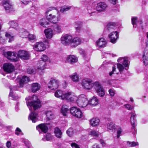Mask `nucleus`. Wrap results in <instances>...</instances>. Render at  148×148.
I'll return each mask as SVG.
<instances>
[{
  "label": "nucleus",
  "mask_w": 148,
  "mask_h": 148,
  "mask_svg": "<svg viewBox=\"0 0 148 148\" xmlns=\"http://www.w3.org/2000/svg\"><path fill=\"white\" fill-rule=\"evenodd\" d=\"M36 129L40 133L43 132L46 133L47 132L48 127L46 124H41L36 126Z\"/></svg>",
  "instance_id": "6ab92c4d"
},
{
  "label": "nucleus",
  "mask_w": 148,
  "mask_h": 148,
  "mask_svg": "<svg viewBox=\"0 0 148 148\" xmlns=\"http://www.w3.org/2000/svg\"><path fill=\"white\" fill-rule=\"evenodd\" d=\"M53 30L55 34H59L62 31V27L60 24L56 23L51 25Z\"/></svg>",
  "instance_id": "4468645a"
},
{
  "label": "nucleus",
  "mask_w": 148,
  "mask_h": 148,
  "mask_svg": "<svg viewBox=\"0 0 148 148\" xmlns=\"http://www.w3.org/2000/svg\"><path fill=\"white\" fill-rule=\"evenodd\" d=\"M82 41V39L80 38L76 37L73 38H72L71 45L73 44V45L72 46L73 47L77 46L81 44Z\"/></svg>",
  "instance_id": "b1692460"
},
{
  "label": "nucleus",
  "mask_w": 148,
  "mask_h": 148,
  "mask_svg": "<svg viewBox=\"0 0 148 148\" xmlns=\"http://www.w3.org/2000/svg\"><path fill=\"white\" fill-rule=\"evenodd\" d=\"M16 134L18 135H23V134L21 130L19 128L17 127L15 131Z\"/></svg>",
  "instance_id": "8fccbe9b"
},
{
  "label": "nucleus",
  "mask_w": 148,
  "mask_h": 148,
  "mask_svg": "<svg viewBox=\"0 0 148 148\" xmlns=\"http://www.w3.org/2000/svg\"><path fill=\"white\" fill-rule=\"evenodd\" d=\"M29 81V79L28 77L25 76H23L20 80L19 82L20 86L18 87V88L19 87H23L24 84L28 82Z\"/></svg>",
  "instance_id": "393cba45"
},
{
  "label": "nucleus",
  "mask_w": 148,
  "mask_h": 148,
  "mask_svg": "<svg viewBox=\"0 0 148 148\" xmlns=\"http://www.w3.org/2000/svg\"><path fill=\"white\" fill-rule=\"evenodd\" d=\"M71 79L73 82H77L79 80V77L77 74L75 73L70 76Z\"/></svg>",
  "instance_id": "f704fd0d"
},
{
  "label": "nucleus",
  "mask_w": 148,
  "mask_h": 148,
  "mask_svg": "<svg viewBox=\"0 0 148 148\" xmlns=\"http://www.w3.org/2000/svg\"><path fill=\"white\" fill-rule=\"evenodd\" d=\"M21 31H23L22 32H20V35L21 37L25 38H27L29 35V33L28 32L23 29L21 30Z\"/></svg>",
  "instance_id": "58836bf2"
},
{
  "label": "nucleus",
  "mask_w": 148,
  "mask_h": 148,
  "mask_svg": "<svg viewBox=\"0 0 148 148\" xmlns=\"http://www.w3.org/2000/svg\"><path fill=\"white\" fill-rule=\"evenodd\" d=\"M18 87L16 86H13L10 87V93L9 95V96L11 97V99L13 100H16L18 99L19 97L16 95L13 94V90H18Z\"/></svg>",
  "instance_id": "aec40b11"
},
{
  "label": "nucleus",
  "mask_w": 148,
  "mask_h": 148,
  "mask_svg": "<svg viewBox=\"0 0 148 148\" xmlns=\"http://www.w3.org/2000/svg\"><path fill=\"white\" fill-rule=\"evenodd\" d=\"M92 148H101L99 145L97 144H95L92 146Z\"/></svg>",
  "instance_id": "774afa93"
},
{
  "label": "nucleus",
  "mask_w": 148,
  "mask_h": 148,
  "mask_svg": "<svg viewBox=\"0 0 148 148\" xmlns=\"http://www.w3.org/2000/svg\"><path fill=\"white\" fill-rule=\"evenodd\" d=\"M130 122L132 126V132L134 134L136 133V127L137 122L135 113H131V117H130Z\"/></svg>",
  "instance_id": "0eeeda50"
},
{
  "label": "nucleus",
  "mask_w": 148,
  "mask_h": 148,
  "mask_svg": "<svg viewBox=\"0 0 148 148\" xmlns=\"http://www.w3.org/2000/svg\"><path fill=\"white\" fill-rule=\"evenodd\" d=\"M72 8L71 6H62L60 10V12H65L69 10Z\"/></svg>",
  "instance_id": "37998d69"
},
{
  "label": "nucleus",
  "mask_w": 148,
  "mask_h": 148,
  "mask_svg": "<svg viewBox=\"0 0 148 148\" xmlns=\"http://www.w3.org/2000/svg\"><path fill=\"white\" fill-rule=\"evenodd\" d=\"M21 141L23 142V143H24L25 144H26V142H27V144H29V142L28 141L24 138H22L21 139Z\"/></svg>",
  "instance_id": "338daca9"
},
{
  "label": "nucleus",
  "mask_w": 148,
  "mask_h": 148,
  "mask_svg": "<svg viewBox=\"0 0 148 148\" xmlns=\"http://www.w3.org/2000/svg\"><path fill=\"white\" fill-rule=\"evenodd\" d=\"M142 58L144 64L145 65H147L148 64V58L147 53H146V54H145V52L144 53Z\"/></svg>",
  "instance_id": "a19ab883"
},
{
  "label": "nucleus",
  "mask_w": 148,
  "mask_h": 148,
  "mask_svg": "<svg viewBox=\"0 0 148 148\" xmlns=\"http://www.w3.org/2000/svg\"><path fill=\"white\" fill-rule=\"evenodd\" d=\"M70 112L72 115L77 118H80L83 116L82 111L79 108L73 107L70 108Z\"/></svg>",
  "instance_id": "6e6552de"
},
{
  "label": "nucleus",
  "mask_w": 148,
  "mask_h": 148,
  "mask_svg": "<svg viewBox=\"0 0 148 148\" xmlns=\"http://www.w3.org/2000/svg\"><path fill=\"white\" fill-rule=\"evenodd\" d=\"M3 69L4 71L10 73L14 70V67L11 64L6 63L4 65Z\"/></svg>",
  "instance_id": "5701e85b"
},
{
  "label": "nucleus",
  "mask_w": 148,
  "mask_h": 148,
  "mask_svg": "<svg viewBox=\"0 0 148 148\" xmlns=\"http://www.w3.org/2000/svg\"><path fill=\"white\" fill-rule=\"evenodd\" d=\"M3 5L7 13L10 12L13 9V6L9 0H3Z\"/></svg>",
  "instance_id": "9b49d317"
},
{
  "label": "nucleus",
  "mask_w": 148,
  "mask_h": 148,
  "mask_svg": "<svg viewBox=\"0 0 148 148\" xmlns=\"http://www.w3.org/2000/svg\"><path fill=\"white\" fill-rule=\"evenodd\" d=\"M29 119H30L32 121V122L35 123L38 120L37 118V114L35 112H33L31 113L29 115Z\"/></svg>",
  "instance_id": "c85d7f7f"
},
{
  "label": "nucleus",
  "mask_w": 148,
  "mask_h": 148,
  "mask_svg": "<svg viewBox=\"0 0 148 148\" xmlns=\"http://www.w3.org/2000/svg\"><path fill=\"white\" fill-rule=\"evenodd\" d=\"M110 41L113 44L115 43L118 38V32L117 31L113 32L110 33L108 36Z\"/></svg>",
  "instance_id": "dca6fc26"
},
{
  "label": "nucleus",
  "mask_w": 148,
  "mask_h": 148,
  "mask_svg": "<svg viewBox=\"0 0 148 148\" xmlns=\"http://www.w3.org/2000/svg\"><path fill=\"white\" fill-rule=\"evenodd\" d=\"M107 7V5L106 3L103 2H100L97 3L96 7V10L93 9L91 12H90V10H88V12L90 14H91V15H93L97 13V11L101 12L104 11Z\"/></svg>",
  "instance_id": "423d86ee"
},
{
  "label": "nucleus",
  "mask_w": 148,
  "mask_h": 148,
  "mask_svg": "<svg viewBox=\"0 0 148 148\" xmlns=\"http://www.w3.org/2000/svg\"><path fill=\"white\" fill-rule=\"evenodd\" d=\"M99 100L96 97H93L90 100L88 101V106L90 105L92 106H95L98 104Z\"/></svg>",
  "instance_id": "cd10ccee"
},
{
  "label": "nucleus",
  "mask_w": 148,
  "mask_h": 148,
  "mask_svg": "<svg viewBox=\"0 0 148 148\" xmlns=\"http://www.w3.org/2000/svg\"><path fill=\"white\" fill-rule=\"evenodd\" d=\"M18 57L25 60H28L29 57V55L27 52L23 50H20L18 52Z\"/></svg>",
  "instance_id": "f3484780"
},
{
  "label": "nucleus",
  "mask_w": 148,
  "mask_h": 148,
  "mask_svg": "<svg viewBox=\"0 0 148 148\" xmlns=\"http://www.w3.org/2000/svg\"><path fill=\"white\" fill-rule=\"evenodd\" d=\"M69 109L68 106L63 105L61 108V112L63 115H66Z\"/></svg>",
  "instance_id": "72a5a7b5"
},
{
  "label": "nucleus",
  "mask_w": 148,
  "mask_h": 148,
  "mask_svg": "<svg viewBox=\"0 0 148 148\" xmlns=\"http://www.w3.org/2000/svg\"><path fill=\"white\" fill-rule=\"evenodd\" d=\"M40 84L37 83H33L32 85L31 88L32 92H34L40 89Z\"/></svg>",
  "instance_id": "7c9ffc66"
},
{
  "label": "nucleus",
  "mask_w": 148,
  "mask_h": 148,
  "mask_svg": "<svg viewBox=\"0 0 148 148\" xmlns=\"http://www.w3.org/2000/svg\"><path fill=\"white\" fill-rule=\"evenodd\" d=\"M33 48L35 50L39 51H43L45 49V45L42 42H36L34 45Z\"/></svg>",
  "instance_id": "2eb2a0df"
},
{
  "label": "nucleus",
  "mask_w": 148,
  "mask_h": 148,
  "mask_svg": "<svg viewBox=\"0 0 148 148\" xmlns=\"http://www.w3.org/2000/svg\"><path fill=\"white\" fill-rule=\"evenodd\" d=\"M54 132L55 136L57 138H62V132L58 128L56 127L55 128Z\"/></svg>",
  "instance_id": "2f4dec72"
},
{
  "label": "nucleus",
  "mask_w": 148,
  "mask_h": 148,
  "mask_svg": "<svg viewBox=\"0 0 148 148\" xmlns=\"http://www.w3.org/2000/svg\"><path fill=\"white\" fill-rule=\"evenodd\" d=\"M128 58L127 57L120 58L118 59L119 63L117 66L120 72H122L124 68L126 70L127 69L126 68L128 66Z\"/></svg>",
  "instance_id": "39448f33"
},
{
  "label": "nucleus",
  "mask_w": 148,
  "mask_h": 148,
  "mask_svg": "<svg viewBox=\"0 0 148 148\" xmlns=\"http://www.w3.org/2000/svg\"><path fill=\"white\" fill-rule=\"evenodd\" d=\"M59 81L57 79H51L48 84V88L51 90L57 88L59 85Z\"/></svg>",
  "instance_id": "9d476101"
},
{
  "label": "nucleus",
  "mask_w": 148,
  "mask_h": 148,
  "mask_svg": "<svg viewBox=\"0 0 148 148\" xmlns=\"http://www.w3.org/2000/svg\"><path fill=\"white\" fill-rule=\"evenodd\" d=\"M55 96L62 99H66L72 101L76 98L75 95L71 92H64L61 90H57L55 93Z\"/></svg>",
  "instance_id": "7ed1b4c3"
},
{
  "label": "nucleus",
  "mask_w": 148,
  "mask_h": 148,
  "mask_svg": "<svg viewBox=\"0 0 148 148\" xmlns=\"http://www.w3.org/2000/svg\"><path fill=\"white\" fill-rule=\"evenodd\" d=\"M116 68L114 66L112 67V71L110 72L109 75L110 76H111L116 71Z\"/></svg>",
  "instance_id": "0e129e2a"
},
{
  "label": "nucleus",
  "mask_w": 148,
  "mask_h": 148,
  "mask_svg": "<svg viewBox=\"0 0 148 148\" xmlns=\"http://www.w3.org/2000/svg\"><path fill=\"white\" fill-rule=\"evenodd\" d=\"M110 95L112 96H113L115 94V92L114 90L112 89H110L108 91Z\"/></svg>",
  "instance_id": "4d7b16f0"
},
{
  "label": "nucleus",
  "mask_w": 148,
  "mask_h": 148,
  "mask_svg": "<svg viewBox=\"0 0 148 148\" xmlns=\"http://www.w3.org/2000/svg\"><path fill=\"white\" fill-rule=\"evenodd\" d=\"M132 102L131 105H130V110L133 109L134 108V100L133 98H130V102ZM131 103L130 102V104H131Z\"/></svg>",
  "instance_id": "864d4df0"
},
{
  "label": "nucleus",
  "mask_w": 148,
  "mask_h": 148,
  "mask_svg": "<svg viewBox=\"0 0 148 148\" xmlns=\"http://www.w3.org/2000/svg\"><path fill=\"white\" fill-rule=\"evenodd\" d=\"M53 31L51 28H48L45 30V33L47 38L50 39L52 37L53 35Z\"/></svg>",
  "instance_id": "c756f323"
},
{
  "label": "nucleus",
  "mask_w": 148,
  "mask_h": 148,
  "mask_svg": "<svg viewBox=\"0 0 148 148\" xmlns=\"http://www.w3.org/2000/svg\"><path fill=\"white\" fill-rule=\"evenodd\" d=\"M57 14L55 13H50L49 15L47 16L46 18L48 21L53 24L56 23L58 21V17L56 15Z\"/></svg>",
  "instance_id": "a211bd4d"
},
{
  "label": "nucleus",
  "mask_w": 148,
  "mask_h": 148,
  "mask_svg": "<svg viewBox=\"0 0 148 148\" xmlns=\"http://www.w3.org/2000/svg\"><path fill=\"white\" fill-rule=\"evenodd\" d=\"M9 25L12 28L17 30L18 29V25L17 23L14 21H10L9 23Z\"/></svg>",
  "instance_id": "e433bc0d"
},
{
  "label": "nucleus",
  "mask_w": 148,
  "mask_h": 148,
  "mask_svg": "<svg viewBox=\"0 0 148 148\" xmlns=\"http://www.w3.org/2000/svg\"><path fill=\"white\" fill-rule=\"evenodd\" d=\"M25 99L27 106L30 110H32V108L34 110H35L41 107L40 101L35 95H34L32 97H28Z\"/></svg>",
  "instance_id": "f03ea898"
},
{
  "label": "nucleus",
  "mask_w": 148,
  "mask_h": 148,
  "mask_svg": "<svg viewBox=\"0 0 148 148\" xmlns=\"http://www.w3.org/2000/svg\"><path fill=\"white\" fill-rule=\"evenodd\" d=\"M75 96L76 98L72 101H76L78 105L80 107H84L86 106H88V100L85 95L82 94L78 97Z\"/></svg>",
  "instance_id": "20e7f679"
},
{
  "label": "nucleus",
  "mask_w": 148,
  "mask_h": 148,
  "mask_svg": "<svg viewBox=\"0 0 148 148\" xmlns=\"http://www.w3.org/2000/svg\"><path fill=\"white\" fill-rule=\"evenodd\" d=\"M138 19L137 17H133L131 18L132 24L134 28H135L138 24Z\"/></svg>",
  "instance_id": "4c0bfd02"
},
{
  "label": "nucleus",
  "mask_w": 148,
  "mask_h": 148,
  "mask_svg": "<svg viewBox=\"0 0 148 148\" xmlns=\"http://www.w3.org/2000/svg\"><path fill=\"white\" fill-rule=\"evenodd\" d=\"M40 61H42L43 62H45L49 61V60L48 57L45 55H43L42 56L41 58Z\"/></svg>",
  "instance_id": "49530a36"
},
{
  "label": "nucleus",
  "mask_w": 148,
  "mask_h": 148,
  "mask_svg": "<svg viewBox=\"0 0 148 148\" xmlns=\"http://www.w3.org/2000/svg\"><path fill=\"white\" fill-rule=\"evenodd\" d=\"M122 130L121 128H119L117 131V138H119L121 136L122 132Z\"/></svg>",
  "instance_id": "6e6d98bb"
},
{
  "label": "nucleus",
  "mask_w": 148,
  "mask_h": 148,
  "mask_svg": "<svg viewBox=\"0 0 148 148\" xmlns=\"http://www.w3.org/2000/svg\"><path fill=\"white\" fill-rule=\"evenodd\" d=\"M143 23V20L142 19L140 18L138 19V24H139L142 27V29H143L142 24Z\"/></svg>",
  "instance_id": "052dcab7"
},
{
  "label": "nucleus",
  "mask_w": 148,
  "mask_h": 148,
  "mask_svg": "<svg viewBox=\"0 0 148 148\" xmlns=\"http://www.w3.org/2000/svg\"><path fill=\"white\" fill-rule=\"evenodd\" d=\"M100 121L99 119L98 118H93L90 121V124L93 126H95L99 124Z\"/></svg>",
  "instance_id": "473e14b6"
},
{
  "label": "nucleus",
  "mask_w": 148,
  "mask_h": 148,
  "mask_svg": "<svg viewBox=\"0 0 148 148\" xmlns=\"http://www.w3.org/2000/svg\"><path fill=\"white\" fill-rule=\"evenodd\" d=\"M71 146L73 148H80L79 145L75 143H71Z\"/></svg>",
  "instance_id": "13d9d810"
},
{
  "label": "nucleus",
  "mask_w": 148,
  "mask_h": 148,
  "mask_svg": "<svg viewBox=\"0 0 148 148\" xmlns=\"http://www.w3.org/2000/svg\"><path fill=\"white\" fill-rule=\"evenodd\" d=\"M8 59L13 62H16L18 60V54L16 53L8 51L6 53Z\"/></svg>",
  "instance_id": "ddd939ff"
},
{
  "label": "nucleus",
  "mask_w": 148,
  "mask_h": 148,
  "mask_svg": "<svg viewBox=\"0 0 148 148\" xmlns=\"http://www.w3.org/2000/svg\"><path fill=\"white\" fill-rule=\"evenodd\" d=\"M27 72L30 74H34L36 73H38L36 68H29L27 69Z\"/></svg>",
  "instance_id": "ea45409f"
},
{
  "label": "nucleus",
  "mask_w": 148,
  "mask_h": 148,
  "mask_svg": "<svg viewBox=\"0 0 148 148\" xmlns=\"http://www.w3.org/2000/svg\"><path fill=\"white\" fill-rule=\"evenodd\" d=\"M5 36L6 37L9 38V42H11L13 40V36H11L10 34L8 33H6Z\"/></svg>",
  "instance_id": "de8ad7c7"
},
{
  "label": "nucleus",
  "mask_w": 148,
  "mask_h": 148,
  "mask_svg": "<svg viewBox=\"0 0 148 148\" xmlns=\"http://www.w3.org/2000/svg\"><path fill=\"white\" fill-rule=\"evenodd\" d=\"M6 145L7 147L9 148L11 146V144L10 141H8L6 143Z\"/></svg>",
  "instance_id": "69168bd1"
},
{
  "label": "nucleus",
  "mask_w": 148,
  "mask_h": 148,
  "mask_svg": "<svg viewBox=\"0 0 148 148\" xmlns=\"http://www.w3.org/2000/svg\"><path fill=\"white\" fill-rule=\"evenodd\" d=\"M116 25V23H115L109 22L108 23L107 25V28L109 30H110L111 29L114 28Z\"/></svg>",
  "instance_id": "a18cd8bd"
},
{
  "label": "nucleus",
  "mask_w": 148,
  "mask_h": 148,
  "mask_svg": "<svg viewBox=\"0 0 148 148\" xmlns=\"http://www.w3.org/2000/svg\"><path fill=\"white\" fill-rule=\"evenodd\" d=\"M51 138V134H47L46 135L45 138H43L42 140L44 141L46 140L49 141L50 140Z\"/></svg>",
  "instance_id": "603ef678"
},
{
  "label": "nucleus",
  "mask_w": 148,
  "mask_h": 148,
  "mask_svg": "<svg viewBox=\"0 0 148 148\" xmlns=\"http://www.w3.org/2000/svg\"><path fill=\"white\" fill-rule=\"evenodd\" d=\"M83 25L82 22L80 21H77L75 22V27L77 30H78L80 29Z\"/></svg>",
  "instance_id": "c9c22d12"
},
{
  "label": "nucleus",
  "mask_w": 148,
  "mask_h": 148,
  "mask_svg": "<svg viewBox=\"0 0 148 148\" xmlns=\"http://www.w3.org/2000/svg\"><path fill=\"white\" fill-rule=\"evenodd\" d=\"M81 84L84 88L87 90H90L94 87L97 95L100 97H103L105 95L103 88L98 82H95L93 84L91 79L86 78L82 80Z\"/></svg>",
  "instance_id": "f257e3e1"
},
{
  "label": "nucleus",
  "mask_w": 148,
  "mask_h": 148,
  "mask_svg": "<svg viewBox=\"0 0 148 148\" xmlns=\"http://www.w3.org/2000/svg\"><path fill=\"white\" fill-rule=\"evenodd\" d=\"M46 114L47 117V118L49 120L52 119H53L54 115L50 111H48L46 112Z\"/></svg>",
  "instance_id": "79ce46f5"
},
{
  "label": "nucleus",
  "mask_w": 148,
  "mask_h": 148,
  "mask_svg": "<svg viewBox=\"0 0 148 148\" xmlns=\"http://www.w3.org/2000/svg\"><path fill=\"white\" fill-rule=\"evenodd\" d=\"M73 37L69 35L65 34L61 38V43L65 45H71Z\"/></svg>",
  "instance_id": "1a4fd4ad"
},
{
  "label": "nucleus",
  "mask_w": 148,
  "mask_h": 148,
  "mask_svg": "<svg viewBox=\"0 0 148 148\" xmlns=\"http://www.w3.org/2000/svg\"><path fill=\"white\" fill-rule=\"evenodd\" d=\"M46 63L40 60L38 62L37 65V70L38 72L40 74H42L43 71L46 68Z\"/></svg>",
  "instance_id": "f8f14e48"
},
{
  "label": "nucleus",
  "mask_w": 148,
  "mask_h": 148,
  "mask_svg": "<svg viewBox=\"0 0 148 148\" xmlns=\"http://www.w3.org/2000/svg\"><path fill=\"white\" fill-rule=\"evenodd\" d=\"M47 18H44L40 20L39 22L40 24L44 27H47L49 26V22L47 21Z\"/></svg>",
  "instance_id": "bb28decb"
},
{
  "label": "nucleus",
  "mask_w": 148,
  "mask_h": 148,
  "mask_svg": "<svg viewBox=\"0 0 148 148\" xmlns=\"http://www.w3.org/2000/svg\"><path fill=\"white\" fill-rule=\"evenodd\" d=\"M66 133L69 136H71L73 134V129L72 128H70L66 131Z\"/></svg>",
  "instance_id": "09e8293b"
},
{
  "label": "nucleus",
  "mask_w": 148,
  "mask_h": 148,
  "mask_svg": "<svg viewBox=\"0 0 148 148\" xmlns=\"http://www.w3.org/2000/svg\"><path fill=\"white\" fill-rule=\"evenodd\" d=\"M28 37L29 40V41L34 40L36 39V36L33 34H29Z\"/></svg>",
  "instance_id": "3c124183"
},
{
  "label": "nucleus",
  "mask_w": 148,
  "mask_h": 148,
  "mask_svg": "<svg viewBox=\"0 0 148 148\" xmlns=\"http://www.w3.org/2000/svg\"><path fill=\"white\" fill-rule=\"evenodd\" d=\"M21 2L25 5H27L31 1V0H21Z\"/></svg>",
  "instance_id": "bf43d9fd"
},
{
  "label": "nucleus",
  "mask_w": 148,
  "mask_h": 148,
  "mask_svg": "<svg viewBox=\"0 0 148 148\" xmlns=\"http://www.w3.org/2000/svg\"><path fill=\"white\" fill-rule=\"evenodd\" d=\"M90 135L97 136L98 135L99 133L98 132H96L94 130H92L90 132Z\"/></svg>",
  "instance_id": "5fc2aeb1"
},
{
  "label": "nucleus",
  "mask_w": 148,
  "mask_h": 148,
  "mask_svg": "<svg viewBox=\"0 0 148 148\" xmlns=\"http://www.w3.org/2000/svg\"><path fill=\"white\" fill-rule=\"evenodd\" d=\"M59 12L58 10L57 9L56 7H51L48 8L46 9L45 14L46 17H47V16L49 15L50 13H55L56 14H58Z\"/></svg>",
  "instance_id": "4be33fe9"
},
{
  "label": "nucleus",
  "mask_w": 148,
  "mask_h": 148,
  "mask_svg": "<svg viewBox=\"0 0 148 148\" xmlns=\"http://www.w3.org/2000/svg\"><path fill=\"white\" fill-rule=\"evenodd\" d=\"M107 128L108 130H111L115 129V124L114 123L111 122L107 125Z\"/></svg>",
  "instance_id": "c03bdc74"
},
{
  "label": "nucleus",
  "mask_w": 148,
  "mask_h": 148,
  "mask_svg": "<svg viewBox=\"0 0 148 148\" xmlns=\"http://www.w3.org/2000/svg\"><path fill=\"white\" fill-rule=\"evenodd\" d=\"M79 52L80 54L82 55L83 56H84L85 55V51L82 49L79 50Z\"/></svg>",
  "instance_id": "e2e57ef3"
},
{
  "label": "nucleus",
  "mask_w": 148,
  "mask_h": 148,
  "mask_svg": "<svg viewBox=\"0 0 148 148\" xmlns=\"http://www.w3.org/2000/svg\"><path fill=\"white\" fill-rule=\"evenodd\" d=\"M138 145V142H132L131 143H130V146L133 147L136 145Z\"/></svg>",
  "instance_id": "680f3d73"
},
{
  "label": "nucleus",
  "mask_w": 148,
  "mask_h": 148,
  "mask_svg": "<svg viewBox=\"0 0 148 148\" xmlns=\"http://www.w3.org/2000/svg\"><path fill=\"white\" fill-rule=\"evenodd\" d=\"M96 44L99 47H103L106 46V42L104 38H101L97 41Z\"/></svg>",
  "instance_id": "a878e982"
},
{
  "label": "nucleus",
  "mask_w": 148,
  "mask_h": 148,
  "mask_svg": "<svg viewBox=\"0 0 148 148\" xmlns=\"http://www.w3.org/2000/svg\"><path fill=\"white\" fill-rule=\"evenodd\" d=\"M77 58L73 55L69 56L66 58V62L71 64L77 62Z\"/></svg>",
  "instance_id": "412c9836"
}]
</instances>
